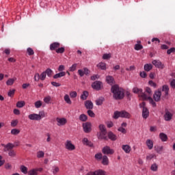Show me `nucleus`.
<instances>
[{
	"instance_id": "nucleus-36",
	"label": "nucleus",
	"mask_w": 175,
	"mask_h": 175,
	"mask_svg": "<svg viewBox=\"0 0 175 175\" xmlns=\"http://www.w3.org/2000/svg\"><path fill=\"white\" fill-rule=\"evenodd\" d=\"M150 170L152 172H158V165L157 163H153L150 166Z\"/></svg>"
},
{
	"instance_id": "nucleus-64",
	"label": "nucleus",
	"mask_w": 175,
	"mask_h": 175,
	"mask_svg": "<svg viewBox=\"0 0 175 175\" xmlns=\"http://www.w3.org/2000/svg\"><path fill=\"white\" fill-rule=\"evenodd\" d=\"M170 85L171 88L174 89L175 88V79H172L170 82Z\"/></svg>"
},
{
	"instance_id": "nucleus-33",
	"label": "nucleus",
	"mask_w": 175,
	"mask_h": 175,
	"mask_svg": "<svg viewBox=\"0 0 175 175\" xmlns=\"http://www.w3.org/2000/svg\"><path fill=\"white\" fill-rule=\"evenodd\" d=\"M94 175H106V172L103 170H98L94 172Z\"/></svg>"
},
{
	"instance_id": "nucleus-59",
	"label": "nucleus",
	"mask_w": 175,
	"mask_h": 175,
	"mask_svg": "<svg viewBox=\"0 0 175 175\" xmlns=\"http://www.w3.org/2000/svg\"><path fill=\"white\" fill-rule=\"evenodd\" d=\"M9 157H12V158L16 157V152L14 150H10L8 152Z\"/></svg>"
},
{
	"instance_id": "nucleus-9",
	"label": "nucleus",
	"mask_w": 175,
	"mask_h": 175,
	"mask_svg": "<svg viewBox=\"0 0 175 175\" xmlns=\"http://www.w3.org/2000/svg\"><path fill=\"white\" fill-rule=\"evenodd\" d=\"M107 131H100L97 133V137L99 140H107Z\"/></svg>"
},
{
	"instance_id": "nucleus-63",
	"label": "nucleus",
	"mask_w": 175,
	"mask_h": 175,
	"mask_svg": "<svg viewBox=\"0 0 175 175\" xmlns=\"http://www.w3.org/2000/svg\"><path fill=\"white\" fill-rule=\"evenodd\" d=\"M14 92H16L15 90H10L8 93V96H10V97L13 96V95H14Z\"/></svg>"
},
{
	"instance_id": "nucleus-60",
	"label": "nucleus",
	"mask_w": 175,
	"mask_h": 175,
	"mask_svg": "<svg viewBox=\"0 0 175 175\" xmlns=\"http://www.w3.org/2000/svg\"><path fill=\"white\" fill-rule=\"evenodd\" d=\"M34 80L35 81H39V80H40V75H39V73H36L34 75Z\"/></svg>"
},
{
	"instance_id": "nucleus-23",
	"label": "nucleus",
	"mask_w": 175,
	"mask_h": 175,
	"mask_svg": "<svg viewBox=\"0 0 175 175\" xmlns=\"http://www.w3.org/2000/svg\"><path fill=\"white\" fill-rule=\"evenodd\" d=\"M146 146H147L148 150H152V148L154 147V142H152V140H151V139H147L146 140Z\"/></svg>"
},
{
	"instance_id": "nucleus-44",
	"label": "nucleus",
	"mask_w": 175,
	"mask_h": 175,
	"mask_svg": "<svg viewBox=\"0 0 175 175\" xmlns=\"http://www.w3.org/2000/svg\"><path fill=\"white\" fill-rule=\"evenodd\" d=\"M38 115L39 116L40 121V120H42V118H44V117H46V113H44V111H40Z\"/></svg>"
},
{
	"instance_id": "nucleus-37",
	"label": "nucleus",
	"mask_w": 175,
	"mask_h": 175,
	"mask_svg": "<svg viewBox=\"0 0 175 175\" xmlns=\"http://www.w3.org/2000/svg\"><path fill=\"white\" fill-rule=\"evenodd\" d=\"M21 172L23 173V174H28V168L25 167V165L21 166Z\"/></svg>"
},
{
	"instance_id": "nucleus-51",
	"label": "nucleus",
	"mask_w": 175,
	"mask_h": 175,
	"mask_svg": "<svg viewBox=\"0 0 175 175\" xmlns=\"http://www.w3.org/2000/svg\"><path fill=\"white\" fill-rule=\"evenodd\" d=\"M46 72L44 71L42 72L40 75V80H41L42 81L46 80Z\"/></svg>"
},
{
	"instance_id": "nucleus-15",
	"label": "nucleus",
	"mask_w": 175,
	"mask_h": 175,
	"mask_svg": "<svg viewBox=\"0 0 175 175\" xmlns=\"http://www.w3.org/2000/svg\"><path fill=\"white\" fill-rule=\"evenodd\" d=\"M28 118L31 120V121H40L38 113H31L28 116Z\"/></svg>"
},
{
	"instance_id": "nucleus-50",
	"label": "nucleus",
	"mask_w": 175,
	"mask_h": 175,
	"mask_svg": "<svg viewBox=\"0 0 175 175\" xmlns=\"http://www.w3.org/2000/svg\"><path fill=\"white\" fill-rule=\"evenodd\" d=\"M134 49L137 51H139V50H142L143 49V45L140 44H135Z\"/></svg>"
},
{
	"instance_id": "nucleus-24",
	"label": "nucleus",
	"mask_w": 175,
	"mask_h": 175,
	"mask_svg": "<svg viewBox=\"0 0 175 175\" xmlns=\"http://www.w3.org/2000/svg\"><path fill=\"white\" fill-rule=\"evenodd\" d=\"M83 144H85V146H89V147H92L94 144L92 142L88 140V138H83Z\"/></svg>"
},
{
	"instance_id": "nucleus-16",
	"label": "nucleus",
	"mask_w": 175,
	"mask_h": 175,
	"mask_svg": "<svg viewBox=\"0 0 175 175\" xmlns=\"http://www.w3.org/2000/svg\"><path fill=\"white\" fill-rule=\"evenodd\" d=\"M14 148V144L12 143H8L6 145L4 146V151H11Z\"/></svg>"
},
{
	"instance_id": "nucleus-49",
	"label": "nucleus",
	"mask_w": 175,
	"mask_h": 175,
	"mask_svg": "<svg viewBox=\"0 0 175 175\" xmlns=\"http://www.w3.org/2000/svg\"><path fill=\"white\" fill-rule=\"evenodd\" d=\"M28 175H38L36 169H32L28 172Z\"/></svg>"
},
{
	"instance_id": "nucleus-20",
	"label": "nucleus",
	"mask_w": 175,
	"mask_h": 175,
	"mask_svg": "<svg viewBox=\"0 0 175 175\" xmlns=\"http://www.w3.org/2000/svg\"><path fill=\"white\" fill-rule=\"evenodd\" d=\"M122 149L123 150V151H124L126 154H129L131 150V148L129 145H122Z\"/></svg>"
},
{
	"instance_id": "nucleus-14",
	"label": "nucleus",
	"mask_w": 175,
	"mask_h": 175,
	"mask_svg": "<svg viewBox=\"0 0 175 175\" xmlns=\"http://www.w3.org/2000/svg\"><path fill=\"white\" fill-rule=\"evenodd\" d=\"M85 107L88 110H92V109H94V103H92V101L90 100H86L85 102Z\"/></svg>"
},
{
	"instance_id": "nucleus-55",
	"label": "nucleus",
	"mask_w": 175,
	"mask_h": 175,
	"mask_svg": "<svg viewBox=\"0 0 175 175\" xmlns=\"http://www.w3.org/2000/svg\"><path fill=\"white\" fill-rule=\"evenodd\" d=\"M20 133V130L16 129H13L11 130V134L12 135H18Z\"/></svg>"
},
{
	"instance_id": "nucleus-10",
	"label": "nucleus",
	"mask_w": 175,
	"mask_h": 175,
	"mask_svg": "<svg viewBox=\"0 0 175 175\" xmlns=\"http://www.w3.org/2000/svg\"><path fill=\"white\" fill-rule=\"evenodd\" d=\"M152 65L155 66L156 68L159 69L165 68V64H162L160 60L154 59L152 62Z\"/></svg>"
},
{
	"instance_id": "nucleus-22",
	"label": "nucleus",
	"mask_w": 175,
	"mask_h": 175,
	"mask_svg": "<svg viewBox=\"0 0 175 175\" xmlns=\"http://www.w3.org/2000/svg\"><path fill=\"white\" fill-rule=\"evenodd\" d=\"M101 163H103L104 166H107V165H109V157H107L106 155H104L103 157Z\"/></svg>"
},
{
	"instance_id": "nucleus-32",
	"label": "nucleus",
	"mask_w": 175,
	"mask_h": 175,
	"mask_svg": "<svg viewBox=\"0 0 175 175\" xmlns=\"http://www.w3.org/2000/svg\"><path fill=\"white\" fill-rule=\"evenodd\" d=\"M120 118H121V111H116L113 113V118L114 120H118Z\"/></svg>"
},
{
	"instance_id": "nucleus-61",
	"label": "nucleus",
	"mask_w": 175,
	"mask_h": 175,
	"mask_svg": "<svg viewBox=\"0 0 175 175\" xmlns=\"http://www.w3.org/2000/svg\"><path fill=\"white\" fill-rule=\"evenodd\" d=\"M118 132H121V133H126V130L124 127H119L118 129Z\"/></svg>"
},
{
	"instance_id": "nucleus-4",
	"label": "nucleus",
	"mask_w": 175,
	"mask_h": 175,
	"mask_svg": "<svg viewBox=\"0 0 175 175\" xmlns=\"http://www.w3.org/2000/svg\"><path fill=\"white\" fill-rule=\"evenodd\" d=\"M141 98H142L144 100H147L148 99V100L153 107H155V106H157V103L154 101L152 98H151L150 96L148 97L146 94L142 93L141 95Z\"/></svg>"
},
{
	"instance_id": "nucleus-52",
	"label": "nucleus",
	"mask_w": 175,
	"mask_h": 175,
	"mask_svg": "<svg viewBox=\"0 0 175 175\" xmlns=\"http://www.w3.org/2000/svg\"><path fill=\"white\" fill-rule=\"evenodd\" d=\"M153 158H157V155L154 154H150L148 156H146L147 161H151V159H153Z\"/></svg>"
},
{
	"instance_id": "nucleus-8",
	"label": "nucleus",
	"mask_w": 175,
	"mask_h": 175,
	"mask_svg": "<svg viewBox=\"0 0 175 175\" xmlns=\"http://www.w3.org/2000/svg\"><path fill=\"white\" fill-rule=\"evenodd\" d=\"M60 46H61V43L58 42H55L50 44L49 49L51 51H57V50L58 49V48L60 47Z\"/></svg>"
},
{
	"instance_id": "nucleus-54",
	"label": "nucleus",
	"mask_w": 175,
	"mask_h": 175,
	"mask_svg": "<svg viewBox=\"0 0 175 175\" xmlns=\"http://www.w3.org/2000/svg\"><path fill=\"white\" fill-rule=\"evenodd\" d=\"M35 107H36V109H39L40 107H42V101L40 100H38L35 103Z\"/></svg>"
},
{
	"instance_id": "nucleus-12",
	"label": "nucleus",
	"mask_w": 175,
	"mask_h": 175,
	"mask_svg": "<svg viewBox=\"0 0 175 175\" xmlns=\"http://www.w3.org/2000/svg\"><path fill=\"white\" fill-rule=\"evenodd\" d=\"M161 96H162V92H161V90H158L157 91L154 92L153 99L155 100V102H159V100H161Z\"/></svg>"
},
{
	"instance_id": "nucleus-7",
	"label": "nucleus",
	"mask_w": 175,
	"mask_h": 175,
	"mask_svg": "<svg viewBox=\"0 0 175 175\" xmlns=\"http://www.w3.org/2000/svg\"><path fill=\"white\" fill-rule=\"evenodd\" d=\"M57 126H64V125L66 124V122H68V120L65 118H57Z\"/></svg>"
},
{
	"instance_id": "nucleus-5",
	"label": "nucleus",
	"mask_w": 175,
	"mask_h": 175,
	"mask_svg": "<svg viewBox=\"0 0 175 175\" xmlns=\"http://www.w3.org/2000/svg\"><path fill=\"white\" fill-rule=\"evenodd\" d=\"M82 126L85 133H90L91 131H92V129H91L92 124H91V122H90L83 123Z\"/></svg>"
},
{
	"instance_id": "nucleus-6",
	"label": "nucleus",
	"mask_w": 175,
	"mask_h": 175,
	"mask_svg": "<svg viewBox=\"0 0 175 175\" xmlns=\"http://www.w3.org/2000/svg\"><path fill=\"white\" fill-rule=\"evenodd\" d=\"M103 154H105V155H113L114 154V150L110 148L109 146H105L102 149Z\"/></svg>"
},
{
	"instance_id": "nucleus-57",
	"label": "nucleus",
	"mask_w": 175,
	"mask_h": 175,
	"mask_svg": "<svg viewBox=\"0 0 175 175\" xmlns=\"http://www.w3.org/2000/svg\"><path fill=\"white\" fill-rule=\"evenodd\" d=\"M96 159H98V161H100L103 157H102V153H97L94 156Z\"/></svg>"
},
{
	"instance_id": "nucleus-53",
	"label": "nucleus",
	"mask_w": 175,
	"mask_h": 175,
	"mask_svg": "<svg viewBox=\"0 0 175 175\" xmlns=\"http://www.w3.org/2000/svg\"><path fill=\"white\" fill-rule=\"evenodd\" d=\"M76 68H77V64H72L69 68L70 72H75V70H76Z\"/></svg>"
},
{
	"instance_id": "nucleus-18",
	"label": "nucleus",
	"mask_w": 175,
	"mask_h": 175,
	"mask_svg": "<svg viewBox=\"0 0 175 175\" xmlns=\"http://www.w3.org/2000/svg\"><path fill=\"white\" fill-rule=\"evenodd\" d=\"M169 85H163L161 88L162 92L165 93V96H167L169 95V91H170Z\"/></svg>"
},
{
	"instance_id": "nucleus-34",
	"label": "nucleus",
	"mask_w": 175,
	"mask_h": 175,
	"mask_svg": "<svg viewBox=\"0 0 175 175\" xmlns=\"http://www.w3.org/2000/svg\"><path fill=\"white\" fill-rule=\"evenodd\" d=\"M87 98H88V92L84 91L81 96V99H82V100H86Z\"/></svg>"
},
{
	"instance_id": "nucleus-47",
	"label": "nucleus",
	"mask_w": 175,
	"mask_h": 175,
	"mask_svg": "<svg viewBox=\"0 0 175 175\" xmlns=\"http://www.w3.org/2000/svg\"><path fill=\"white\" fill-rule=\"evenodd\" d=\"M111 53H105L103 55V59H110Z\"/></svg>"
},
{
	"instance_id": "nucleus-3",
	"label": "nucleus",
	"mask_w": 175,
	"mask_h": 175,
	"mask_svg": "<svg viewBox=\"0 0 175 175\" xmlns=\"http://www.w3.org/2000/svg\"><path fill=\"white\" fill-rule=\"evenodd\" d=\"M64 146L66 150H68V151H75V150H76V146L75 144H72V141L70 140H66Z\"/></svg>"
},
{
	"instance_id": "nucleus-1",
	"label": "nucleus",
	"mask_w": 175,
	"mask_h": 175,
	"mask_svg": "<svg viewBox=\"0 0 175 175\" xmlns=\"http://www.w3.org/2000/svg\"><path fill=\"white\" fill-rule=\"evenodd\" d=\"M111 92L113 94V98L115 100H121L125 96V92L122 88L118 85H113L111 88Z\"/></svg>"
},
{
	"instance_id": "nucleus-39",
	"label": "nucleus",
	"mask_w": 175,
	"mask_h": 175,
	"mask_svg": "<svg viewBox=\"0 0 175 175\" xmlns=\"http://www.w3.org/2000/svg\"><path fill=\"white\" fill-rule=\"evenodd\" d=\"M106 81L108 83V84H113V81H114V78L111 76H107L106 77Z\"/></svg>"
},
{
	"instance_id": "nucleus-46",
	"label": "nucleus",
	"mask_w": 175,
	"mask_h": 175,
	"mask_svg": "<svg viewBox=\"0 0 175 175\" xmlns=\"http://www.w3.org/2000/svg\"><path fill=\"white\" fill-rule=\"evenodd\" d=\"M44 152L42 150H40L37 152V158H44Z\"/></svg>"
},
{
	"instance_id": "nucleus-38",
	"label": "nucleus",
	"mask_w": 175,
	"mask_h": 175,
	"mask_svg": "<svg viewBox=\"0 0 175 175\" xmlns=\"http://www.w3.org/2000/svg\"><path fill=\"white\" fill-rule=\"evenodd\" d=\"M64 100H65L66 103H68V105H72V100H70V98L69 97V95L65 94Z\"/></svg>"
},
{
	"instance_id": "nucleus-58",
	"label": "nucleus",
	"mask_w": 175,
	"mask_h": 175,
	"mask_svg": "<svg viewBox=\"0 0 175 175\" xmlns=\"http://www.w3.org/2000/svg\"><path fill=\"white\" fill-rule=\"evenodd\" d=\"M70 98H75L77 97V92H70Z\"/></svg>"
},
{
	"instance_id": "nucleus-40",
	"label": "nucleus",
	"mask_w": 175,
	"mask_h": 175,
	"mask_svg": "<svg viewBox=\"0 0 175 175\" xmlns=\"http://www.w3.org/2000/svg\"><path fill=\"white\" fill-rule=\"evenodd\" d=\"M25 106V101H18L16 103V107H18L19 109H21V107H24Z\"/></svg>"
},
{
	"instance_id": "nucleus-2",
	"label": "nucleus",
	"mask_w": 175,
	"mask_h": 175,
	"mask_svg": "<svg viewBox=\"0 0 175 175\" xmlns=\"http://www.w3.org/2000/svg\"><path fill=\"white\" fill-rule=\"evenodd\" d=\"M139 107L142 108V117L145 120L148 118V116H150V111H148V109L146 107V103L143 102L139 105Z\"/></svg>"
},
{
	"instance_id": "nucleus-35",
	"label": "nucleus",
	"mask_w": 175,
	"mask_h": 175,
	"mask_svg": "<svg viewBox=\"0 0 175 175\" xmlns=\"http://www.w3.org/2000/svg\"><path fill=\"white\" fill-rule=\"evenodd\" d=\"M80 121H82V122H85L87 120H88V117H87V115L85 114H81L79 116Z\"/></svg>"
},
{
	"instance_id": "nucleus-30",
	"label": "nucleus",
	"mask_w": 175,
	"mask_h": 175,
	"mask_svg": "<svg viewBox=\"0 0 175 175\" xmlns=\"http://www.w3.org/2000/svg\"><path fill=\"white\" fill-rule=\"evenodd\" d=\"M17 80V78H13V79H8L6 81V85H13L14 84V81Z\"/></svg>"
},
{
	"instance_id": "nucleus-25",
	"label": "nucleus",
	"mask_w": 175,
	"mask_h": 175,
	"mask_svg": "<svg viewBox=\"0 0 175 175\" xmlns=\"http://www.w3.org/2000/svg\"><path fill=\"white\" fill-rule=\"evenodd\" d=\"M159 137L161 142H167V135L165 133H161L159 134Z\"/></svg>"
},
{
	"instance_id": "nucleus-41",
	"label": "nucleus",
	"mask_w": 175,
	"mask_h": 175,
	"mask_svg": "<svg viewBox=\"0 0 175 175\" xmlns=\"http://www.w3.org/2000/svg\"><path fill=\"white\" fill-rule=\"evenodd\" d=\"M44 72L45 74L47 75L48 77H51V76H53V70L51 68H47Z\"/></svg>"
},
{
	"instance_id": "nucleus-43",
	"label": "nucleus",
	"mask_w": 175,
	"mask_h": 175,
	"mask_svg": "<svg viewBox=\"0 0 175 175\" xmlns=\"http://www.w3.org/2000/svg\"><path fill=\"white\" fill-rule=\"evenodd\" d=\"M98 128L100 129V132H107V130L106 129V126L104 124H100L98 126Z\"/></svg>"
},
{
	"instance_id": "nucleus-48",
	"label": "nucleus",
	"mask_w": 175,
	"mask_h": 175,
	"mask_svg": "<svg viewBox=\"0 0 175 175\" xmlns=\"http://www.w3.org/2000/svg\"><path fill=\"white\" fill-rule=\"evenodd\" d=\"M27 53L28 55H33V54H35L33 49H32V48H30V47L27 48Z\"/></svg>"
},
{
	"instance_id": "nucleus-62",
	"label": "nucleus",
	"mask_w": 175,
	"mask_h": 175,
	"mask_svg": "<svg viewBox=\"0 0 175 175\" xmlns=\"http://www.w3.org/2000/svg\"><path fill=\"white\" fill-rule=\"evenodd\" d=\"M172 53H175V48L174 47L170 48V49H168L167 51V54H168V55L172 54Z\"/></svg>"
},
{
	"instance_id": "nucleus-29",
	"label": "nucleus",
	"mask_w": 175,
	"mask_h": 175,
	"mask_svg": "<svg viewBox=\"0 0 175 175\" xmlns=\"http://www.w3.org/2000/svg\"><path fill=\"white\" fill-rule=\"evenodd\" d=\"M55 53H57V54H64L65 53V46H59V48L56 49Z\"/></svg>"
},
{
	"instance_id": "nucleus-56",
	"label": "nucleus",
	"mask_w": 175,
	"mask_h": 175,
	"mask_svg": "<svg viewBox=\"0 0 175 175\" xmlns=\"http://www.w3.org/2000/svg\"><path fill=\"white\" fill-rule=\"evenodd\" d=\"M88 114L90 117H92V118H94L95 117V113L91 109H89L88 111Z\"/></svg>"
},
{
	"instance_id": "nucleus-21",
	"label": "nucleus",
	"mask_w": 175,
	"mask_h": 175,
	"mask_svg": "<svg viewBox=\"0 0 175 175\" xmlns=\"http://www.w3.org/2000/svg\"><path fill=\"white\" fill-rule=\"evenodd\" d=\"M154 148L157 154H162L163 151V146H154Z\"/></svg>"
},
{
	"instance_id": "nucleus-45",
	"label": "nucleus",
	"mask_w": 175,
	"mask_h": 175,
	"mask_svg": "<svg viewBox=\"0 0 175 175\" xmlns=\"http://www.w3.org/2000/svg\"><path fill=\"white\" fill-rule=\"evenodd\" d=\"M51 101V96H48L44 98V103H46L47 105H49Z\"/></svg>"
},
{
	"instance_id": "nucleus-31",
	"label": "nucleus",
	"mask_w": 175,
	"mask_h": 175,
	"mask_svg": "<svg viewBox=\"0 0 175 175\" xmlns=\"http://www.w3.org/2000/svg\"><path fill=\"white\" fill-rule=\"evenodd\" d=\"M97 68H100L101 70H106V63L100 62L97 64Z\"/></svg>"
},
{
	"instance_id": "nucleus-26",
	"label": "nucleus",
	"mask_w": 175,
	"mask_h": 175,
	"mask_svg": "<svg viewBox=\"0 0 175 175\" xmlns=\"http://www.w3.org/2000/svg\"><path fill=\"white\" fill-rule=\"evenodd\" d=\"M66 75V73L64 71H62L57 74H55L54 76H53V79H59L61 77H64V76H65Z\"/></svg>"
},
{
	"instance_id": "nucleus-27",
	"label": "nucleus",
	"mask_w": 175,
	"mask_h": 175,
	"mask_svg": "<svg viewBox=\"0 0 175 175\" xmlns=\"http://www.w3.org/2000/svg\"><path fill=\"white\" fill-rule=\"evenodd\" d=\"M103 102H105V98L100 97L99 98L96 100V105H97V106H100L103 105Z\"/></svg>"
},
{
	"instance_id": "nucleus-28",
	"label": "nucleus",
	"mask_w": 175,
	"mask_h": 175,
	"mask_svg": "<svg viewBox=\"0 0 175 175\" xmlns=\"http://www.w3.org/2000/svg\"><path fill=\"white\" fill-rule=\"evenodd\" d=\"M144 69L146 72H150L151 69H152V64H146L144 66Z\"/></svg>"
},
{
	"instance_id": "nucleus-11",
	"label": "nucleus",
	"mask_w": 175,
	"mask_h": 175,
	"mask_svg": "<svg viewBox=\"0 0 175 175\" xmlns=\"http://www.w3.org/2000/svg\"><path fill=\"white\" fill-rule=\"evenodd\" d=\"M163 118H164L165 121H172V120L173 118V113H172L168 110H165V113L163 115Z\"/></svg>"
},
{
	"instance_id": "nucleus-17",
	"label": "nucleus",
	"mask_w": 175,
	"mask_h": 175,
	"mask_svg": "<svg viewBox=\"0 0 175 175\" xmlns=\"http://www.w3.org/2000/svg\"><path fill=\"white\" fill-rule=\"evenodd\" d=\"M120 118H131V113L126 111H120Z\"/></svg>"
},
{
	"instance_id": "nucleus-13",
	"label": "nucleus",
	"mask_w": 175,
	"mask_h": 175,
	"mask_svg": "<svg viewBox=\"0 0 175 175\" xmlns=\"http://www.w3.org/2000/svg\"><path fill=\"white\" fill-rule=\"evenodd\" d=\"M92 87L94 90H96V91L100 90V88H102V82L99 81H94L92 84Z\"/></svg>"
},
{
	"instance_id": "nucleus-42",
	"label": "nucleus",
	"mask_w": 175,
	"mask_h": 175,
	"mask_svg": "<svg viewBox=\"0 0 175 175\" xmlns=\"http://www.w3.org/2000/svg\"><path fill=\"white\" fill-rule=\"evenodd\" d=\"M133 92L134 94H139V92H141V95H142V94H144V93H143V90H142V89H139V88H134L133 89Z\"/></svg>"
},
{
	"instance_id": "nucleus-19",
	"label": "nucleus",
	"mask_w": 175,
	"mask_h": 175,
	"mask_svg": "<svg viewBox=\"0 0 175 175\" xmlns=\"http://www.w3.org/2000/svg\"><path fill=\"white\" fill-rule=\"evenodd\" d=\"M107 135L109 139H110V140H112V142H116V140H117V135H116V134H114L113 132L109 131L108 132Z\"/></svg>"
}]
</instances>
